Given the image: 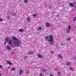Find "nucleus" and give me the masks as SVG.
Masks as SVG:
<instances>
[{"label":"nucleus","instance_id":"nucleus-1","mask_svg":"<svg viewBox=\"0 0 76 76\" xmlns=\"http://www.w3.org/2000/svg\"><path fill=\"white\" fill-rule=\"evenodd\" d=\"M12 38L13 40L15 41L14 42V44L17 47H20V42L18 40V38L15 37V36H12Z\"/></svg>","mask_w":76,"mask_h":76},{"label":"nucleus","instance_id":"nucleus-2","mask_svg":"<svg viewBox=\"0 0 76 76\" xmlns=\"http://www.w3.org/2000/svg\"><path fill=\"white\" fill-rule=\"evenodd\" d=\"M50 38H51L50 39H49V41H53L54 40V38H53V35L50 34L49 35V37Z\"/></svg>","mask_w":76,"mask_h":76},{"label":"nucleus","instance_id":"nucleus-3","mask_svg":"<svg viewBox=\"0 0 76 76\" xmlns=\"http://www.w3.org/2000/svg\"><path fill=\"white\" fill-rule=\"evenodd\" d=\"M48 41L49 42H50L49 43V45H52L54 44V43L55 42L53 40V41H50V40H48Z\"/></svg>","mask_w":76,"mask_h":76},{"label":"nucleus","instance_id":"nucleus-4","mask_svg":"<svg viewBox=\"0 0 76 76\" xmlns=\"http://www.w3.org/2000/svg\"><path fill=\"white\" fill-rule=\"evenodd\" d=\"M37 56L38 58H43V56L40 54H38Z\"/></svg>","mask_w":76,"mask_h":76},{"label":"nucleus","instance_id":"nucleus-5","mask_svg":"<svg viewBox=\"0 0 76 76\" xmlns=\"http://www.w3.org/2000/svg\"><path fill=\"white\" fill-rule=\"evenodd\" d=\"M22 73H23V71L20 69L19 71V75H22Z\"/></svg>","mask_w":76,"mask_h":76},{"label":"nucleus","instance_id":"nucleus-6","mask_svg":"<svg viewBox=\"0 0 76 76\" xmlns=\"http://www.w3.org/2000/svg\"><path fill=\"white\" fill-rule=\"evenodd\" d=\"M46 26L47 27H50V23L48 22H47L46 23Z\"/></svg>","mask_w":76,"mask_h":76},{"label":"nucleus","instance_id":"nucleus-7","mask_svg":"<svg viewBox=\"0 0 76 76\" xmlns=\"http://www.w3.org/2000/svg\"><path fill=\"white\" fill-rule=\"evenodd\" d=\"M69 6H70V7H74V4L73 3H69Z\"/></svg>","mask_w":76,"mask_h":76},{"label":"nucleus","instance_id":"nucleus-8","mask_svg":"<svg viewBox=\"0 0 76 76\" xmlns=\"http://www.w3.org/2000/svg\"><path fill=\"white\" fill-rule=\"evenodd\" d=\"M7 48L8 50H12V48H10V47L9 46H7Z\"/></svg>","mask_w":76,"mask_h":76},{"label":"nucleus","instance_id":"nucleus-9","mask_svg":"<svg viewBox=\"0 0 76 76\" xmlns=\"http://www.w3.org/2000/svg\"><path fill=\"white\" fill-rule=\"evenodd\" d=\"M5 41L6 42H9V39L8 37H6L5 39Z\"/></svg>","mask_w":76,"mask_h":76},{"label":"nucleus","instance_id":"nucleus-10","mask_svg":"<svg viewBox=\"0 0 76 76\" xmlns=\"http://www.w3.org/2000/svg\"><path fill=\"white\" fill-rule=\"evenodd\" d=\"M9 41V45H12V40H10V41Z\"/></svg>","mask_w":76,"mask_h":76},{"label":"nucleus","instance_id":"nucleus-11","mask_svg":"<svg viewBox=\"0 0 76 76\" xmlns=\"http://www.w3.org/2000/svg\"><path fill=\"white\" fill-rule=\"evenodd\" d=\"M42 29V28H41V27L39 26L38 28L37 31H40V30H41Z\"/></svg>","mask_w":76,"mask_h":76},{"label":"nucleus","instance_id":"nucleus-12","mask_svg":"<svg viewBox=\"0 0 76 76\" xmlns=\"http://www.w3.org/2000/svg\"><path fill=\"white\" fill-rule=\"evenodd\" d=\"M7 62L9 64H10V65H12V62H11L7 61Z\"/></svg>","mask_w":76,"mask_h":76},{"label":"nucleus","instance_id":"nucleus-13","mask_svg":"<svg viewBox=\"0 0 76 76\" xmlns=\"http://www.w3.org/2000/svg\"><path fill=\"white\" fill-rule=\"evenodd\" d=\"M19 31L20 32H24V30L23 29H19Z\"/></svg>","mask_w":76,"mask_h":76},{"label":"nucleus","instance_id":"nucleus-14","mask_svg":"<svg viewBox=\"0 0 76 76\" xmlns=\"http://www.w3.org/2000/svg\"><path fill=\"white\" fill-rule=\"evenodd\" d=\"M69 70H71V71H73V70H74V69L72 67H71L69 68Z\"/></svg>","mask_w":76,"mask_h":76},{"label":"nucleus","instance_id":"nucleus-15","mask_svg":"<svg viewBox=\"0 0 76 76\" xmlns=\"http://www.w3.org/2000/svg\"><path fill=\"white\" fill-rule=\"evenodd\" d=\"M28 54H34V53L33 52H28Z\"/></svg>","mask_w":76,"mask_h":76},{"label":"nucleus","instance_id":"nucleus-16","mask_svg":"<svg viewBox=\"0 0 76 76\" xmlns=\"http://www.w3.org/2000/svg\"><path fill=\"white\" fill-rule=\"evenodd\" d=\"M68 30H70L71 29V26H69L68 28Z\"/></svg>","mask_w":76,"mask_h":76},{"label":"nucleus","instance_id":"nucleus-17","mask_svg":"<svg viewBox=\"0 0 76 76\" xmlns=\"http://www.w3.org/2000/svg\"><path fill=\"white\" fill-rule=\"evenodd\" d=\"M66 64L67 66H69L70 64V62L66 63Z\"/></svg>","mask_w":76,"mask_h":76},{"label":"nucleus","instance_id":"nucleus-18","mask_svg":"<svg viewBox=\"0 0 76 76\" xmlns=\"http://www.w3.org/2000/svg\"><path fill=\"white\" fill-rule=\"evenodd\" d=\"M45 39H49V37L46 36V37H45Z\"/></svg>","mask_w":76,"mask_h":76},{"label":"nucleus","instance_id":"nucleus-19","mask_svg":"<svg viewBox=\"0 0 76 76\" xmlns=\"http://www.w3.org/2000/svg\"><path fill=\"white\" fill-rule=\"evenodd\" d=\"M27 20L28 22H30V18H27Z\"/></svg>","mask_w":76,"mask_h":76},{"label":"nucleus","instance_id":"nucleus-20","mask_svg":"<svg viewBox=\"0 0 76 76\" xmlns=\"http://www.w3.org/2000/svg\"><path fill=\"white\" fill-rule=\"evenodd\" d=\"M58 56L60 58H62V56L61 55H58Z\"/></svg>","mask_w":76,"mask_h":76},{"label":"nucleus","instance_id":"nucleus-21","mask_svg":"<svg viewBox=\"0 0 76 76\" xmlns=\"http://www.w3.org/2000/svg\"><path fill=\"white\" fill-rule=\"evenodd\" d=\"M24 2L25 3H28V0H24Z\"/></svg>","mask_w":76,"mask_h":76},{"label":"nucleus","instance_id":"nucleus-22","mask_svg":"<svg viewBox=\"0 0 76 76\" xmlns=\"http://www.w3.org/2000/svg\"><path fill=\"white\" fill-rule=\"evenodd\" d=\"M39 75L40 76H44V75L42 73H41Z\"/></svg>","mask_w":76,"mask_h":76},{"label":"nucleus","instance_id":"nucleus-23","mask_svg":"<svg viewBox=\"0 0 76 76\" xmlns=\"http://www.w3.org/2000/svg\"><path fill=\"white\" fill-rule=\"evenodd\" d=\"M69 32H70V31H69V30L67 29L66 30V33H67V34H69Z\"/></svg>","mask_w":76,"mask_h":76},{"label":"nucleus","instance_id":"nucleus-24","mask_svg":"<svg viewBox=\"0 0 76 76\" xmlns=\"http://www.w3.org/2000/svg\"><path fill=\"white\" fill-rule=\"evenodd\" d=\"M37 14H34V15H32V16L34 17H35V16H37Z\"/></svg>","mask_w":76,"mask_h":76},{"label":"nucleus","instance_id":"nucleus-25","mask_svg":"<svg viewBox=\"0 0 76 76\" xmlns=\"http://www.w3.org/2000/svg\"><path fill=\"white\" fill-rule=\"evenodd\" d=\"M72 38H71V37H70L69 38H68L67 39V41H69L70 39H71Z\"/></svg>","mask_w":76,"mask_h":76},{"label":"nucleus","instance_id":"nucleus-26","mask_svg":"<svg viewBox=\"0 0 76 76\" xmlns=\"http://www.w3.org/2000/svg\"><path fill=\"white\" fill-rule=\"evenodd\" d=\"M24 58H25V59H28V56H25Z\"/></svg>","mask_w":76,"mask_h":76},{"label":"nucleus","instance_id":"nucleus-27","mask_svg":"<svg viewBox=\"0 0 76 76\" xmlns=\"http://www.w3.org/2000/svg\"><path fill=\"white\" fill-rule=\"evenodd\" d=\"M73 20L74 22H75V21H76V17L75 18H74L73 19Z\"/></svg>","mask_w":76,"mask_h":76},{"label":"nucleus","instance_id":"nucleus-28","mask_svg":"<svg viewBox=\"0 0 76 76\" xmlns=\"http://www.w3.org/2000/svg\"><path fill=\"white\" fill-rule=\"evenodd\" d=\"M12 70H13V71H15V68L14 67H12Z\"/></svg>","mask_w":76,"mask_h":76},{"label":"nucleus","instance_id":"nucleus-29","mask_svg":"<svg viewBox=\"0 0 76 76\" xmlns=\"http://www.w3.org/2000/svg\"><path fill=\"white\" fill-rule=\"evenodd\" d=\"M57 73L58 75H61V73L60 72H58Z\"/></svg>","mask_w":76,"mask_h":76},{"label":"nucleus","instance_id":"nucleus-30","mask_svg":"<svg viewBox=\"0 0 76 76\" xmlns=\"http://www.w3.org/2000/svg\"><path fill=\"white\" fill-rule=\"evenodd\" d=\"M7 18L8 19H10V16H8Z\"/></svg>","mask_w":76,"mask_h":76},{"label":"nucleus","instance_id":"nucleus-31","mask_svg":"<svg viewBox=\"0 0 76 76\" xmlns=\"http://www.w3.org/2000/svg\"><path fill=\"white\" fill-rule=\"evenodd\" d=\"M3 20V19L2 18H0V21L1 22Z\"/></svg>","mask_w":76,"mask_h":76},{"label":"nucleus","instance_id":"nucleus-32","mask_svg":"<svg viewBox=\"0 0 76 76\" xmlns=\"http://www.w3.org/2000/svg\"><path fill=\"white\" fill-rule=\"evenodd\" d=\"M13 53H14V52H12L11 53V54H13Z\"/></svg>","mask_w":76,"mask_h":76},{"label":"nucleus","instance_id":"nucleus-33","mask_svg":"<svg viewBox=\"0 0 76 76\" xmlns=\"http://www.w3.org/2000/svg\"><path fill=\"white\" fill-rule=\"evenodd\" d=\"M14 16H16V14L15 13L14 14Z\"/></svg>","mask_w":76,"mask_h":76},{"label":"nucleus","instance_id":"nucleus-34","mask_svg":"<svg viewBox=\"0 0 76 76\" xmlns=\"http://www.w3.org/2000/svg\"><path fill=\"white\" fill-rule=\"evenodd\" d=\"M0 67H1V68H3L2 66H1V65H0Z\"/></svg>","mask_w":76,"mask_h":76},{"label":"nucleus","instance_id":"nucleus-35","mask_svg":"<svg viewBox=\"0 0 76 76\" xmlns=\"http://www.w3.org/2000/svg\"><path fill=\"white\" fill-rule=\"evenodd\" d=\"M42 71L43 72H45V70L44 69H42Z\"/></svg>","mask_w":76,"mask_h":76},{"label":"nucleus","instance_id":"nucleus-36","mask_svg":"<svg viewBox=\"0 0 76 76\" xmlns=\"http://www.w3.org/2000/svg\"><path fill=\"white\" fill-rule=\"evenodd\" d=\"M27 73H30L29 71V70L27 71Z\"/></svg>","mask_w":76,"mask_h":76},{"label":"nucleus","instance_id":"nucleus-37","mask_svg":"<svg viewBox=\"0 0 76 76\" xmlns=\"http://www.w3.org/2000/svg\"><path fill=\"white\" fill-rule=\"evenodd\" d=\"M50 76H54V75H53L51 74H50Z\"/></svg>","mask_w":76,"mask_h":76},{"label":"nucleus","instance_id":"nucleus-38","mask_svg":"<svg viewBox=\"0 0 76 76\" xmlns=\"http://www.w3.org/2000/svg\"><path fill=\"white\" fill-rule=\"evenodd\" d=\"M63 44L62 43V44H61V45H63Z\"/></svg>","mask_w":76,"mask_h":76},{"label":"nucleus","instance_id":"nucleus-39","mask_svg":"<svg viewBox=\"0 0 76 76\" xmlns=\"http://www.w3.org/2000/svg\"><path fill=\"white\" fill-rule=\"evenodd\" d=\"M2 76V75L1 74V73H0V76Z\"/></svg>","mask_w":76,"mask_h":76},{"label":"nucleus","instance_id":"nucleus-40","mask_svg":"<svg viewBox=\"0 0 76 76\" xmlns=\"http://www.w3.org/2000/svg\"><path fill=\"white\" fill-rule=\"evenodd\" d=\"M4 43L5 44H6V42H4Z\"/></svg>","mask_w":76,"mask_h":76},{"label":"nucleus","instance_id":"nucleus-41","mask_svg":"<svg viewBox=\"0 0 76 76\" xmlns=\"http://www.w3.org/2000/svg\"><path fill=\"white\" fill-rule=\"evenodd\" d=\"M50 7V8H51V7Z\"/></svg>","mask_w":76,"mask_h":76},{"label":"nucleus","instance_id":"nucleus-42","mask_svg":"<svg viewBox=\"0 0 76 76\" xmlns=\"http://www.w3.org/2000/svg\"><path fill=\"white\" fill-rule=\"evenodd\" d=\"M56 16H57V17H58V15H57Z\"/></svg>","mask_w":76,"mask_h":76},{"label":"nucleus","instance_id":"nucleus-43","mask_svg":"<svg viewBox=\"0 0 76 76\" xmlns=\"http://www.w3.org/2000/svg\"><path fill=\"white\" fill-rule=\"evenodd\" d=\"M75 60H76V57H75Z\"/></svg>","mask_w":76,"mask_h":76},{"label":"nucleus","instance_id":"nucleus-44","mask_svg":"<svg viewBox=\"0 0 76 76\" xmlns=\"http://www.w3.org/2000/svg\"><path fill=\"white\" fill-rule=\"evenodd\" d=\"M71 12H73V11H72Z\"/></svg>","mask_w":76,"mask_h":76},{"label":"nucleus","instance_id":"nucleus-45","mask_svg":"<svg viewBox=\"0 0 76 76\" xmlns=\"http://www.w3.org/2000/svg\"><path fill=\"white\" fill-rule=\"evenodd\" d=\"M76 4V3H75V4Z\"/></svg>","mask_w":76,"mask_h":76},{"label":"nucleus","instance_id":"nucleus-46","mask_svg":"<svg viewBox=\"0 0 76 76\" xmlns=\"http://www.w3.org/2000/svg\"><path fill=\"white\" fill-rule=\"evenodd\" d=\"M62 6H63V5H62Z\"/></svg>","mask_w":76,"mask_h":76},{"label":"nucleus","instance_id":"nucleus-47","mask_svg":"<svg viewBox=\"0 0 76 76\" xmlns=\"http://www.w3.org/2000/svg\"><path fill=\"white\" fill-rule=\"evenodd\" d=\"M9 67H10V66H9Z\"/></svg>","mask_w":76,"mask_h":76}]
</instances>
